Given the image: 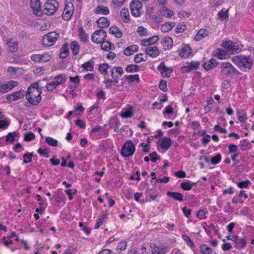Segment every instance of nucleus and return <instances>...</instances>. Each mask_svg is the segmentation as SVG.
<instances>
[{
  "mask_svg": "<svg viewBox=\"0 0 254 254\" xmlns=\"http://www.w3.org/2000/svg\"><path fill=\"white\" fill-rule=\"evenodd\" d=\"M41 91L39 88L38 83H34L28 88L26 97L29 103L36 105L41 100Z\"/></svg>",
  "mask_w": 254,
  "mask_h": 254,
  "instance_id": "obj_1",
  "label": "nucleus"
},
{
  "mask_svg": "<svg viewBox=\"0 0 254 254\" xmlns=\"http://www.w3.org/2000/svg\"><path fill=\"white\" fill-rule=\"evenodd\" d=\"M231 61L241 70L243 71L250 69L253 64V59L248 56H234L232 58Z\"/></svg>",
  "mask_w": 254,
  "mask_h": 254,
  "instance_id": "obj_2",
  "label": "nucleus"
},
{
  "mask_svg": "<svg viewBox=\"0 0 254 254\" xmlns=\"http://www.w3.org/2000/svg\"><path fill=\"white\" fill-rule=\"evenodd\" d=\"M66 79V75L65 74H59L51 77L48 79L49 82L47 83L46 88L48 91H52L58 86L64 84Z\"/></svg>",
  "mask_w": 254,
  "mask_h": 254,
  "instance_id": "obj_3",
  "label": "nucleus"
},
{
  "mask_svg": "<svg viewBox=\"0 0 254 254\" xmlns=\"http://www.w3.org/2000/svg\"><path fill=\"white\" fill-rule=\"evenodd\" d=\"M222 47L226 50L229 54L239 53L241 51L239 45L231 40L225 41L222 43Z\"/></svg>",
  "mask_w": 254,
  "mask_h": 254,
  "instance_id": "obj_4",
  "label": "nucleus"
},
{
  "mask_svg": "<svg viewBox=\"0 0 254 254\" xmlns=\"http://www.w3.org/2000/svg\"><path fill=\"white\" fill-rule=\"evenodd\" d=\"M135 151V147L133 143L130 141H127L121 149V155L125 157L132 155Z\"/></svg>",
  "mask_w": 254,
  "mask_h": 254,
  "instance_id": "obj_5",
  "label": "nucleus"
},
{
  "mask_svg": "<svg viewBox=\"0 0 254 254\" xmlns=\"http://www.w3.org/2000/svg\"><path fill=\"white\" fill-rule=\"evenodd\" d=\"M59 34L55 32L52 31L43 36V43L44 45L51 46L55 44L59 38Z\"/></svg>",
  "mask_w": 254,
  "mask_h": 254,
  "instance_id": "obj_6",
  "label": "nucleus"
},
{
  "mask_svg": "<svg viewBox=\"0 0 254 254\" xmlns=\"http://www.w3.org/2000/svg\"><path fill=\"white\" fill-rule=\"evenodd\" d=\"M59 7L58 2L56 0H48L44 4V12L48 15L53 14Z\"/></svg>",
  "mask_w": 254,
  "mask_h": 254,
  "instance_id": "obj_7",
  "label": "nucleus"
},
{
  "mask_svg": "<svg viewBox=\"0 0 254 254\" xmlns=\"http://www.w3.org/2000/svg\"><path fill=\"white\" fill-rule=\"evenodd\" d=\"M220 73L222 75L228 76L234 73L235 67L230 63L223 62L220 66Z\"/></svg>",
  "mask_w": 254,
  "mask_h": 254,
  "instance_id": "obj_8",
  "label": "nucleus"
},
{
  "mask_svg": "<svg viewBox=\"0 0 254 254\" xmlns=\"http://www.w3.org/2000/svg\"><path fill=\"white\" fill-rule=\"evenodd\" d=\"M142 7V3L139 0H132L130 3L131 14L134 17H138L141 15Z\"/></svg>",
  "mask_w": 254,
  "mask_h": 254,
  "instance_id": "obj_9",
  "label": "nucleus"
},
{
  "mask_svg": "<svg viewBox=\"0 0 254 254\" xmlns=\"http://www.w3.org/2000/svg\"><path fill=\"white\" fill-rule=\"evenodd\" d=\"M106 37L107 34L104 30H98L93 33L91 40L94 43L100 44L106 40Z\"/></svg>",
  "mask_w": 254,
  "mask_h": 254,
  "instance_id": "obj_10",
  "label": "nucleus"
},
{
  "mask_svg": "<svg viewBox=\"0 0 254 254\" xmlns=\"http://www.w3.org/2000/svg\"><path fill=\"white\" fill-rule=\"evenodd\" d=\"M51 53H44L43 54H33L31 56L33 61L39 63L47 62L51 60L52 56Z\"/></svg>",
  "mask_w": 254,
  "mask_h": 254,
  "instance_id": "obj_11",
  "label": "nucleus"
},
{
  "mask_svg": "<svg viewBox=\"0 0 254 254\" xmlns=\"http://www.w3.org/2000/svg\"><path fill=\"white\" fill-rule=\"evenodd\" d=\"M30 6L35 15L37 16L42 15V13L40 0H30Z\"/></svg>",
  "mask_w": 254,
  "mask_h": 254,
  "instance_id": "obj_12",
  "label": "nucleus"
},
{
  "mask_svg": "<svg viewBox=\"0 0 254 254\" xmlns=\"http://www.w3.org/2000/svg\"><path fill=\"white\" fill-rule=\"evenodd\" d=\"M124 73L123 68L121 66H114L111 70V76L114 79V83H118V79Z\"/></svg>",
  "mask_w": 254,
  "mask_h": 254,
  "instance_id": "obj_13",
  "label": "nucleus"
},
{
  "mask_svg": "<svg viewBox=\"0 0 254 254\" xmlns=\"http://www.w3.org/2000/svg\"><path fill=\"white\" fill-rule=\"evenodd\" d=\"M200 65V63L198 62L192 61L190 63H187L186 65L182 67L181 71L182 73H189L191 71L197 69Z\"/></svg>",
  "mask_w": 254,
  "mask_h": 254,
  "instance_id": "obj_14",
  "label": "nucleus"
},
{
  "mask_svg": "<svg viewBox=\"0 0 254 254\" xmlns=\"http://www.w3.org/2000/svg\"><path fill=\"white\" fill-rule=\"evenodd\" d=\"M17 85L18 82L14 80H11L4 83H0V93L7 92Z\"/></svg>",
  "mask_w": 254,
  "mask_h": 254,
  "instance_id": "obj_15",
  "label": "nucleus"
},
{
  "mask_svg": "<svg viewBox=\"0 0 254 254\" xmlns=\"http://www.w3.org/2000/svg\"><path fill=\"white\" fill-rule=\"evenodd\" d=\"M74 10L73 4L71 2H67L65 4L62 17L65 20H69L72 16Z\"/></svg>",
  "mask_w": 254,
  "mask_h": 254,
  "instance_id": "obj_16",
  "label": "nucleus"
},
{
  "mask_svg": "<svg viewBox=\"0 0 254 254\" xmlns=\"http://www.w3.org/2000/svg\"><path fill=\"white\" fill-rule=\"evenodd\" d=\"M157 69L160 72L161 75L164 77H170L173 72L172 67H167L163 62H162L160 65H158Z\"/></svg>",
  "mask_w": 254,
  "mask_h": 254,
  "instance_id": "obj_17",
  "label": "nucleus"
},
{
  "mask_svg": "<svg viewBox=\"0 0 254 254\" xmlns=\"http://www.w3.org/2000/svg\"><path fill=\"white\" fill-rule=\"evenodd\" d=\"M172 140L168 137L164 136L160 138L157 142L159 147L164 151H167L171 147Z\"/></svg>",
  "mask_w": 254,
  "mask_h": 254,
  "instance_id": "obj_18",
  "label": "nucleus"
},
{
  "mask_svg": "<svg viewBox=\"0 0 254 254\" xmlns=\"http://www.w3.org/2000/svg\"><path fill=\"white\" fill-rule=\"evenodd\" d=\"M25 94L26 93L24 90H20L19 91L14 92L13 94H8L6 96V99L10 102L17 101L23 98Z\"/></svg>",
  "mask_w": 254,
  "mask_h": 254,
  "instance_id": "obj_19",
  "label": "nucleus"
},
{
  "mask_svg": "<svg viewBox=\"0 0 254 254\" xmlns=\"http://www.w3.org/2000/svg\"><path fill=\"white\" fill-rule=\"evenodd\" d=\"M178 52L180 57L185 59L192 56V51L189 45H183Z\"/></svg>",
  "mask_w": 254,
  "mask_h": 254,
  "instance_id": "obj_20",
  "label": "nucleus"
},
{
  "mask_svg": "<svg viewBox=\"0 0 254 254\" xmlns=\"http://www.w3.org/2000/svg\"><path fill=\"white\" fill-rule=\"evenodd\" d=\"M3 40L5 44L8 45L9 51L11 52H14L17 50V43L12 39H10L7 37H3Z\"/></svg>",
  "mask_w": 254,
  "mask_h": 254,
  "instance_id": "obj_21",
  "label": "nucleus"
},
{
  "mask_svg": "<svg viewBox=\"0 0 254 254\" xmlns=\"http://www.w3.org/2000/svg\"><path fill=\"white\" fill-rule=\"evenodd\" d=\"M159 37L158 36H153L148 39H142L140 41V45L145 47L152 46L158 42Z\"/></svg>",
  "mask_w": 254,
  "mask_h": 254,
  "instance_id": "obj_22",
  "label": "nucleus"
},
{
  "mask_svg": "<svg viewBox=\"0 0 254 254\" xmlns=\"http://www.w3.org/2000/svg\"><path fill=\"white\" fill-rule=\"evenodd\" d=\"M133 114V107L127 105L122 109L120 116L122 118L126 119L131 117Z\"/></svg>",
  "mask_w": 254,
  "mask_h": 254,
  "instance_id": "obj_23",
  "label": "nucleus"
},
{
  "mask_svg": "<svg viewBox=\"0 0 254 254\" xmlns=\"http://www.w3.org/2000/svg\"><path fill=\"white\" fill-rule=\"evenodd\" d=\"M109 212L108 211H104L98 217L96 220V222L94 226V229H98L106 221L107 219Z\"/></svg>",
  "mask_w": 254,
  "mask_h": 254,
  "instance_id": "obj_24",
  "label": "nucleus"
},
{
  "mask_svg": "<svg viewBox=\"0 0 254 254\" xmlns=\"http://www.w3.org/2000/svg\"><path fill=\"white\" fill-rule=\"evenodd\" d=\"M145 52L147 55L151 58H156L159 55V51L156 46H149L145 49Z\"/></svg>",
  "mask_w": 254,
  "mask_h": 254,
  "instance_id": "obj_25",
  "label": "nucleus"
},
{
  "mask_svg": "<svg viewBox=\"0 0 254 254\" xmlns=\"http://www.w3.org/2000/svg\"><path fill=\"white\" fill-rule=\"evenodd\" d=\"M94 12L97 14L107 15L109 14L110 10L107 6L99 5L95 8Z\"/></svg>",
  "mask_w": 254,
  "mask_h": 254,
  "instance_id": "obj_26",
  "label": "nucleus"
},
{
  "mask_svg": "<svg viewBox=\"0 0 254 254\" xmlns=\"http://www.w3.org/2000/svg\"><path fill=\"white\" fill-rule=\"evenodd\" d=\"M71 155L68 153L65 158H62L61 166L62 167H68L73 169L74 167V163L72 161L70 160Z\"/></svg>",
  "mask_w": 254,
  "mask_h": 254,
  "instance_id": "obj_27",
  "label": "nucleus"
},
{
  "mask_svg": "<svg viewBox=\"0 0 254 254\" xmlns=\"http://www.w3.org/2000/svg\"><path fill=\"white\" fill-rule=\"evenodd\" d=\"M218 64V63L217 60L214 59H211L209 60L204 62L203 67L205 70H209L216 67Z\"/></svg>",
  "mask_w": 254,
  "mask_h": 254,
  "instance_id": "obj_28",
  "label": "nucleus"
},
{
  "mask_svg": "<svg viewBox=\"0 0 254 254\" xmlns=\"http://www.w3.org/2000/svg\"><path fill=\"white\" fill-rule=\"evenodd\" d=\"M209 34V31L205 28L199 29L194 37V40L196 41H199L205 37H207Z\"/></svg>",
  "mask_w": 254,
  "mask_h": 254,
  "instance_id": "obj_29",
  "label": "nucleus"
},
{
  "mask_svg": "<svg viewBox=\"0 0 254 254\" xmlns=\"http://www.w3.org/2000/svg\"><path fill=\"white\" fill-rule=\"evenodd\" d=\"M109 32L110 34L114 36L117 38H120L123 36L122 31L116 26H112L109 30Z\"/></svg>",
  "mask_w": 254,
  "mask_h": 254,
  "instance_id": "obj_30",
  "label": "nucleus"
},
{
  "mask_svg": "<svg viewBox=\"0 0 254 254\" xmlns=\"http://www.w3.org/2000/svg\"><path fill=\"white\" fill-rule=\"evenodd\" d=\"M173 40L169 36L164 37L162 40V44L165 50L169 49L173 45Z\"/></svg>",
  "mask_w": 254,
  "mask_h": 254,
  "instance_id": "obj_31",
  "label": "nucleus"
},
{
  "mask_svg": "<svg viewBox=\"0 0 254 254\" xmlns=\"http://www.w3.org/2000/svg\"><path fill=\"white\" fill-rule=\"evenodd\" d=\"M236 115L238 120L241 123H244L248 120L247 112L244 110L237 111Z\"/></svg>",
  "mask_w": 254,
  "mask_h": 254,
  "instance_id": "obj_32",
  "label": "nucleus"
},
{
  "mask_svg": "<svg viewBox=\"0 0 254 254\" xmlns=\"http://www.w3.org/2000/svg\"><path fill=\"white\" fill-rule=\"evenodd\" d=\"M96 22L98 26L101 28L107 27L109 26L110 23L107 18L105 17H102L99 18L98 19Z\"/></svg>",
  "mask_w": 254,
  "mask_h": 254,
  "instance_id": "obj_33",
  "label": "nucleus"
},
{
  "mask_svg": "<svg viewBox=\"0 0 254 254\" xmlns=\"http://www.w3.org/2000/svg\"><path fill=\"white\" fill-rule=\"evenodd\" d=\"M199 249L201 254H216L215 251L206 244H201L199 246Z\"/></svg>",
  "mask_w": 254,
  "mask_h": 254,
  "instance_id": "obj_34",
  "label": "nucleus"
},
{
  "mask_svg": "<svg viewBox=\"0 0 254 254\" xmlns=\"http://www.w3.org/2000/svg\"><path fill=\"white\" fill-rule=\"evenodd\" d=\"M175 26V22H165L161 27V30L163 32H168Z\"/></svg>",
  "mask_w": 254,
  "mask_h": 254,
  "instance_id": "obj_35",
  "label": "nucleus"
},
{
  "mask_svg": "<svg viewBox=\"0 0 254 254\" xmlns=\"http://www.w3.org/2000/svg\"><path fill=\"white\" fill-rule=\"evenodd\" d=\"M120 15L125 23H127L130 22L129 14L127 9L122 8L120 12Z\"/></svg>",
  "mask_w": 254,
  "mask_h": 254,
  "instance_id": "obj_36",
  "label": "nucleus"
},
{
  "mask_svg": "<svg viewBox=\"0 0 254 254\" xmlns=\"http://www.w3.org/2000/svg\"><path fill=\"white\" fill-rule=\"evenodd\" d=\"M138 47L136 45H132L127 47L124 50V54L126 56H129L138 50Z\"/></svg>",
  "mask_w": 254,
  "mask_h": 254,
  "instance_id": "obj_37",
  "label": "nucleus"
},
{
  "mask_svg": "<svg viewBox=\"0 0 254 254\" xmlns=\"http://www.w3.org/2000/svg\"><path fill=\"white\" fill-rule=\"evenodd\" d=\"M7 71L9 72L11 75L17 77L22 74V69L18 67L9 66L7 68Z\"/></svg>",
  "mask_w": 254,
  "mask_h": 254,
  "instance_id": "obj_38",
  "label": "nucleus"
},
{
  "mask_svg": "<svg viewBox=\"0 0 254 254\" xmlns=\"http://www.w3.org/2000/svg\"><path fill=\"white\" fill-rule=\"evenodd\" d=\"M125 78L126 80L128 83H131L134 82L139 83L140 82V80L138 74L127 75L125 76Z\"/></svg>",
  "mask_w": 254,
  "mask_h": 254,
  "instance_id": "obj_39",
  "label": "nucleus"
},
{
  "mask_svg": "<svg viewBox=\"0 0 254 254\" xmlns=\"http://www.w3.org/2000/svg\"><path fill=\"white\" fill-rule=\"evenodd\" d=\"M174 108L172 104L167 105L163 110L162 113L165 118L168 119V116L174 113Z\"/></svg>",
  "mask_w": 254,
  "mask_h": 254,
  "instance_id": "obj_40",
  "label": "nucleus"
},
{
  "mask_svg": "<svg viewBox=\"0 0 254 254\" xmlns=\"http://www.w3.org/2000/svg\"><path fill=\"white\" fill-rule=\"evenodd\" d=\"M195 183L188 180L186 182H183L180 184L181 188L184 190H190L192 189V187L194 186Z\"/></svg>",
  "mask_w": 254,
  "mask_h": 254,
  "instance_id": "obj_41",
  "label": "nucleus"
},
{
  "mask_svg": "<svg viewBox=\"0 0 254 254\" xmlns=\"http://www.w3.org/2000/svg\"><path fill=\"white\" fill-rule=\"evenodd\" d=\"M152 254H165L166 248L164 246H155L152 250Z\"/></svg>",
  "mask_w": 254,
  "mask_h": 254,
  "instance_id": "obj_42",
  "label": "nucleus"
},
{
  "mask_svg": "<svg viewBox=\"0 0 254 254\" xmlns=\"http://www.w3.org/2000/svg\"><path fill=\"white\" fill-rule=\"evenodd\" d=\"M160 12L164 16L170 18L174 15V12L166 6H163Z\"/></svg>",
  "mask_w": 254,
  "mask_h": 254,
  "instance_id": "obj_43",
  "label": "nucleus"
},
{
  "mask_svg": "<svg viewBox=\"0 0 254 254\" xmlns=\"http://www.w3.org/2000/svg\"><path fill=\"white\" fill-rule=\"evenodd\" d=\"M79 37L83 42H86L88 40V35L85 32L83 28H80L78 29Z\"/></svg>",
  "mask_w": 254,
  "mask_h": 254,
  "instance_id": "obj_44",
  "label": "nucleus"
},
{
  "mask_svg": "<svg viewBox=\"0 0 254 254\" xmlns=\"http://www.w3.org/2000/svg\"><path fill=\"white\" fill-rule=\"evenodd\" d=\"M167 195L180 201H182L183 200V195L180 192H168Z\"/></svg>",
  "mask_w": 254,
  "mask_h": 254,
  "instance_id": "obj_45",
  "label": "nucleus"
},
{
  "mask_svg": "<svg viewBox=\"0 0 254 254\" xmlns=\"http://www.w3.org/2000/svg\"><path fill=\"white\" fill-rule=\"evenodd\" d=\"M247 245V242L245 238H238L236 243L235 244V247L237 249H243Z\"/></svg>",
  "mask_w": 254,
  "mask_h": 254,
  "instance_id": "obj_46",
  "label": "nucleus"
},
{
  "mask_svg": "<svg viewBox=\"0 0 254 254\" xmlns=\"http://www.w3.org/2000/svg\"><path fill=\"white\" fill-rule=\"evenodd\" d=\"M110 65L107 64H103L99 65V70L101 74L107 75L108 74V69Z\"/></svg>",
  "mask_w": 254,
  "mask_h": 254,
  "instance_id": "obj_47",
  "label": "nucleus"
},
{
  "mask_svg": "<svg viewBox=\"0 0 254 254\" xmlns=\"http://www.w3.org/2000/svg\"><path fill=\"white\" fill-rule=\"evenodd\" d=\"M236 184L238 187L240 189H247L251 186L252 183L250 180H247L244 181L237 182Z\"/></svg>",
  "mask_w": 254,
  "mask_h": 254,
  "instance_id": "obj_48",
  "label": "nucleus"
},
{
  "mask_svg": "<svg viewBox=\"0 0 254 254\" xmlns=\"http://www.w3.org/2000/svg\"><path fill=\"white\" fill-rule=\"evenodd\" d=\"M70 49L74 55H77L79 52V45L76 41H73L70 44Z\"/></svg>",
  "mask_w": 254,
  "mask_h": 254,
  "instance_id": "obj_49",
  "label": "nucleus"
},
{
  "mask_svg": "<svg viewBox=\"0 0 254 254\" xmlns=\"http://www.w3.org/2000/svg\"><path fill=\"white\" fill-rule=\"evenodd\" d=\"M227 53V52L223 50L218 49L216 51L215 55L219 59L224 60L226 59L228 56Z\"/></svg>",
  "mask_w": 254,
  "mask_h": 254,
  "instance_id": "obj_50",
  "label": "nucleus"
},
{
  "mask_svg": "<svg viewBox=\"0 0 254 254\" xmlns=\"http://www.w3.org/2000/svg\"><path fill=\"white\" fill-rule=\"evenodd\" d=\"M45 142L49 145L53 147H56L58 146V140L50 136H47L45 138Z\"/></svg>",
  "mask_w": 254,
  "mask_h": 254,
  "instance_id": "obj_51",
  "label": "nucleus"
},
{
  "mask_svg": "<svg viewBox=\"0 0 254 254\" xmlns=\"http://www.w3.org/2000/svg\"><path fill=\"white\" fill-rule=\"evenodd\" d=\"M147 58V56L145 54L140 53L134 57V61L136 63H139L142 61H145Z\"/></svg>",
  "mask_w": 254,
  "mask_h": 254,
  "instance_id": "obj_52",
  "label": "nucleus"
},
{
  "mask_svg": "<svg viewBox=\"0 0 254 254\" xmlns=\"http://www.w3.org/2000/svg\"><path fill=\"white\" fill-rule=\"evenodd\" d=\"M101 49L105 51H109L111 49L112 43L108 41H103L100 43Z\"/></svg>",
  "mask_w": 254,
  "mask_h": 254,
  "instance_id": "obj_53",
  "label": "nucleus"
},
{
  "mask_svg": "<svg viewBox=\"0 0 254 254\" xmlns=\"http://www.w3.org/2000/svg\"><path fill=\"white\" fill-rule=\"evenodd\" d=\"M139 70V66L135 64L128 65L126 68V70L128 72H135L138 71Z\"/></svg>",
  "mask_w": 254,
  "mask_h": 254,
  "instance_id": "obj_54",
  "label": "nucleus"
},
{
  "mask_svg": "<svg viewBox=\"0 0 254 254\" xmlns=\"http://www.w3.org/2000/svg\"><path fill=\"white\" fill-rule=\"evenodd\" d=\"M84 110V107L79 104L74 106L73 108L74 113L77 116L81 115Z\"/></svg>",
  "mask_w": 254,
  "mask_h": 254,
  "instance_id": "obj_55",
  "label": "nucleus"
},
{
  "mask_svg": "<svg viewBox=\"0 0 254 254\" xmlns=\"http://www.w3.org/2000/svg\"><path fill=\"white\" fill-rule=\"evenodd\" d=\"M182 237L186 244L190 246L191 249H193L194 248L195 246L190 237L187 235H183Z\"/></svg>",
  "mask_w": 254,
  "mask_h": 254,
  "instance_id": "obj_56",
  "label": "nucleus"
},
{
  "mask_svg": "<svg viewBox=\"0 0 254 254\" xmlns=\"http://www.w3.org/2000/svg\"><path fill=\"white\" fill-rule=\"evenodd\" d=\"M208 212L206 209L200 210L197 213V217L200 219H203L207 217Z\"/></svg>",
  "mask_w": 254,
  "mask_h": 254,
  "instance_id": "obj_57",
  "label": "nucleus"
},
{
  "mask_svg": "<svg viewBox=\"0 0 254 254\" xmlns=\"http://www.w3.org/2000/svg\"><path fill=\"white\" fill-rule=\"evenodd\" d=\"M82 67L86 71H92L94 68V65L91 62L88 61L82 64Z\"/></svg>",
  "mask_w": 254,
  "mask_h": 254,
  "instance_id": "obj_58",
  "label": "nucleus"
},
{
  "mask_svg": "<svg viewBox=\"0 0 254 254\" xmlns=\"http://www.w3.org/2000/svg\"><path fill=\"white\" fill-rule=\"evenodd\" d=\"M17 134L18 133L16 131L8 133L6 136L5 141L10 142H13L15 139V137L17 135Z\"/></svg>",
  "mask_w": 254,
  "mask_h": 254,
  "instance_id": "obj_59",
  "label": "nucleus"
},
{
  "mask_svg": "<svg viewBox=\"0 0 254 254\" xmlns=\"http://www.w3.org/2000/svg\"><path fill=\"white\" fill-rule=\"evenodd\" d=\"M223 243L221 245L222 250L225 252L230 250L232 248V245L230 243L226 242V239H223L222 240Z\"/></svg>",
  "mask_w": 254,
  "mask_h": 254,
  "instance_id": "obj_60",
  "label": "nucleus"
},
{
  "mask_svg": "<svg viewBox=\"0 0 254 254\" xmlns=\"http://www.w3.org/2000/svg\"><path fill=\"white\" fill-rule=\"evenodd\" d=\"M187 27L184 23H179L175 29V31L177 33H181L184 32Z\"/></svg>",
  "mask_w": 254,
  "mask_h": 254,
  "instance_id": "obj_61",
  "label": "nucleus"
},
{
  "mask_svg": "<svg viewBox=\"0 0 254 254\" xmlns=\"http://www.w3.org/2000/svg\"><path fill=\"white\" fill-rule=\"evenodd\" d=\"M33 157L32 153H27L23 155V163L27 164L30 163L32 161V158Z\"/></svg>",
  "mask_w": 254,
  "mask_h": 254,
  "instance_id": "obj_62",
  "label": "nucleus"
},
{
  "mask_svg": "<svg viewBox=\"0 0 254 254\" xmlns=\"http://www.w3.org/2000/svg\"><path fill=\"white\" fill-rule=\"evenodd\" d=\"M221 159V155L220 154H217L216 156L211 158V164L212 165H217L220 162Z\"/></svg>",
  "mask_w": 254,
  "mask_h": 254,
  "instance_id": "obj_63",
  "label": "nucleus"
},
{
  "mask_svg": "<svg viewBox=\"0 0 254 254\" xmlns=\"http://www.w3.org/2000/svg\"><path fill=\"white\" fill-rule=\"evenodd\" d=\"M127 248V244L126 241H122L120 242L117 247V250L118 252H122L125 250Z\"/></svg>",
  "mask_w": 254,
  "mask_h": 254,
  "instance_id": "obj_64",
  "label": "nucleus"
}]
</instances>
